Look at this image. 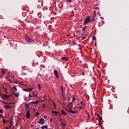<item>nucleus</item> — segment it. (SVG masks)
Segmentation results:
<instances>
[{
	"label": "nucleus",
	"mask_w": 129,
	"mask_h": 129,
	"mask_svg": "<svg viewBox=\"0 0 129 129\" xmlns=\"http://www.w3.org/2000/svg\"><path fill=\"white\" fill-rule=\"evenodd\" d=\"M96 13V12H95V11H94V16L92 17V19H94L95 18V17H96V14H95Z\"/></svg>",
	"instance_id": "6ab92c4d"
},
{
	"label": "nucleus",
	"mask_w": 129,
	"mask_h": 129,
	"mask_svg": "<svg viewBox=\"0 0 129 129\" xmlns=\"http://www.w3.org/2000/svg\"><path fill=\"white\" fill-rule=\"evenodd\" d=\"M92 39L94 40H96V37H95V36H93Z\"/></svg>",
	"instance_id": "412c9836"
},
{
	"label": "nucleus",
	"mask_w": 129,
	"mask_h": 129,
	"mask_svg": "<svg viewBox=\"0 0 129 129\" xmlns=\"http://www.w3.org/2000/svg\"><path fill=\"white\" fill-rule=\"evenodd\" d=\"M0 113H4V110L3 109H0Z\"/></svg>",
	"instance_id": "5701e85b"
},
{
	"label": "nucleus",
	"mask_w": 129,
	"mask_h": 129,
	"mask_svg": "<svg viewBox=\"0 0 129 129\" xmlns=\"http://www.w3.org/2000/svg\"><path fill=\"white\" fill-rule=\"evenodd\" d=\"M95 47H96V46H97V44L96 43H95Z\"/></svg>",
	"instance_id": "864d4df0"
},
{
	"label": "nucleus",
	"mask_w": 129,
	"mask_h": 129,
	"mask_svg": "<svg viewBox=\"0 0 129 129\" xmlns=\"http://www.w3.org/2000/svg\"><path fill=\"white\" fill-rule=\"evenodd\" d=\"M90 22V16H87L85 20V23L84 25H87V24H89Z\"/></svg>",
	"instance_id": "f03ea898"
},
{
	"label": "nucleus",
	"mask_w": 129,
	"mask_h": 129,
	"mask_svg": "<svg viewBox=\"0 0 129 129\" xmlns=\"http://www.w3.org/2000/svg\"><path fill=\"white\" fill-rule=\"evenodd\" d=\"M59 121H60V124L61 126H63V127H64V126L66 125V123L65 121H63V119H60Z\"/></svg>",
	"instance_id": "7ed1b4c3"
},
{
	"label": "nucleus",
	"mask_w": 129,
	"mask_h": 129,
	"mask_svg": "<svg viewBox=\"0 0 129 129\" xmlns=\"http://www.w3.org/2000/svg\"><path fill=\"white\" fill-rule=\"evenodd\" d=\"M68 3H72V0H67Z\"/></svg>",
	"instance_id": "2f4dec72"
},
{
	"label": "nucleus",
	"mask_w": 129,
	"mask_h": 129,
	"mask_svg": "<svg viewBox=\"0 0 129 129\" xmlns=\"http://www.w3.org/2000/svg\"><path fill=\"white\" fill-rule=\"evenodd\" d=\"M32 91L33 90V89H31V88H28V91Z\"/></svg>",
	"instance_id": "cd10ccee"
},
{
	"label": "nucleus",
	"mask_w": 129,
	"mask_h": 129,
	"mask_svg": "<svg viewBox=\"0 0 129 129\" xmlns=\"http://www.w3.org/2000/svg\"><path fill=\"white\" fill-rule=\"evenodd\" d=\"M82 75H83V76H84V75H85V74H84V73H82Z\"/></svg>",
	"instance_id": "603ef678"
},
{
	"label": "nucleus",
	"mask_w": 129,
	"mask_h": 129,
	"mask_svg": "<svg viewBox=\"0 0 129 129\" xmlns=\"http://www.w3.org/2000/svg\"><path fill=\"white\" fill-rule=\"evenodd\" d=\"M14 83H15V84H18V82H14Z\"/></svg>",
	"instance_id": "09e8293b"
},
{
	"label": "nucleus",
	"mask_w": 129,
	"mask_h": 129,
	"mask_svg": "<svg viewBox=\"0 0 129 129\" xmlns=\"http://www.w3.org/2000/svg\"><path fill=\"white\" fill-rule=\"evenodd\" d=\"M73 44L74 45H77V44L75 43V41H73Z\"/></svg>",
	"instance_id": "f704fd0d"
},
{
	"label": "nucleus",
	"mask_w": 129,
	"mask_h": 129,
	"mask_svg": "<svg viewBox=\"0 0 129 129\" xmlns=\"http://www.w3.org/2000/svg\"><path fill=\"white\" fill-rule=\"evenodd\" d=\"M85 39H86V35L83 37H82V40H84Z\"/></svg>",
	"instance_id": "c756f323"
},
{
	"label": "nucleus",
	"mask_w": 129,
	"mask_h": 129,
	"mask_svg": "<svg viewBox=\"0 0 129 129\" xmlns=\"http://www.w3.org/2000/svg\"><path fill=\"white\" fill-rule=\"evenodd\" d=\"M39 114H40V113L39 112H36V116H38V115H39Z\"/></svg>",
	"instance_id": "7c9ffc66"
},
{
	"label": "nucleus",
	"mask_w": 129,
	"mask_h": 129,
	"mask_svg": "<svg viewBox=\"0 0 129 129\" xmlns=\"http://www.w3.org/2000/svg\"><path fill=\"white\" fill-rule=\"evenodd\" d=\"M80 109H82L83 107L82 106H79Z\"/></svg>",
	"instance_id": "79ce46f5"
},
{
	"label": "nucleus",
	"mask_w": 129,
	"mask_h": 129,
	"mask_svg": "<svg viewBox=\"0 0 129 129\" xmlns=\"http://www.w3.org/2000/svg\"><path fill=\"white\" fill-rule=\"evenodd\" d=\"M30 109H29V110L26 111V117L27 118H30Z\"/></svg>",
	"instance_id": "20e7f679"
},
{
	"label": "nucleus",
	"mask_w": 129,
	"mask_h": 129,
	"mask_svg": "<svg viewBox=\"0 0 129 129\" xmlns=\"http://www.w3.org/2000/svg\"><path fill=\"white\" fill-rule=\"evenodd\" d=\"M44 122H45V119H44L43 118H41L38 121V123H41V124H43Z\"/></svg>",
	"instance_id": "39448f33"
},
{
	"label": "nucleus",
	"mask_w": 129,
	"mask_h": 129,
	"mask_svg": "<svg viewBox=\"0 0 129 129\" xmlns=\"http://www.w3.org/2000/svg\"><path fill=\"white\" fill-rule=\"evenodd\" d=\"M50 121H53V119L52 118H50Z\"/></svg>",
	"instance_id": "49530a36"
},
{
	"label": "nucleus",
	"mask_w": 129,
	"mask_h": 129,
	"mask_svg": "<svg viewBox=\"0 0 129 129\" xmlns=\"http://www.w3.org/2000/svg\"><path fill=\"white\" fill-rule=\"evenodd\" d=\"M44 128H47L48 127V126L47 125H45V126H43Z\"/></svg>",
	"instance_id": "4c0bfd02"
},
{
	"label": "nucleus",
	"mask_w": 129,
	"mask_h": 129,
	"mask_svg": "<svg viewBox=\"0 0 129 129\" xmlns=\"http://www.w3.org/2000/svg\"><path fill=\"white\" fill-rule=\"evenodd\" d=\"M24 100H25V101H28V98H27V97H25L24 98Z\"/></svg>",
	"instance_id": "393cba45"
},
{
	"label": "nucleus",
	"mask_w": 129,
	"mask_h": 129,
	"mask_svg": "<svg viewBox=\"0 0 129 129\" xmlns=\"http://www.w3.org/2000/svg\"><path fill=\"white\" fill-rule=\"evenodd\" d=\"M54 108L56 109V107H55Z\"/></svg>",
	"instance_id": "338daca9"
},
{
	"label": "nucleus",
	"mask_w": 129,
	"mask_h": 129,
	"mask_svg": "<svg viewBox=\"0 0 129 129\" xmlns=\"http://www.w3.org/2000/svg\"><path fill=\"white\" fill-rule=\"evenodd\" d=\"M97 116H98V117H99L100 116H99V114H97Z\"/></svg>",
	"instance_id": "bf43d9fd"
},
{
	"label": "nucleus",
	"mask_w": 129,
	"mask_h": 129,
	"mask_svg": "<svg viewBox=\"0 0 129 129\" xmlns=\"http://www.w3.org/2000/svg\"><path fill=\"white\" fill-rule=\"evenodd\" d=\"M53 72L55 76H56V78H59V75H58V72H57L56 70H54Z\"/></svg>",
	"instance_id": "423d86ee"
},
{
	"label": "nucleus",
	"mask_w": 129,
	"mask_h": 129,
	"mask_svg": "<svg viewBox=\"0 0 129 129\" xmlns=\"http://www.w3.org/2000/svg\"><path fill=\"white\" fill-rule=\"evenodd\" d=\"M25 40L27 42V43H32V42H33V43H34V40L32 39L28 36H25Z\"/></svg>",
	"instance_id": "f257e3e1"
},
{
	"label": "nucleus",
	"mask_w": 129,
	"mask_h": 129,
	"mask_svg": "<svg viewBox=\"0 0 129 129\" xmlns=\"http://www.w3.org/2000/svg\"><path fill=\"white\" fill-rule=\"evenodd\" d=\"M67 37H70V34L68 35Z\"/></svg>",
	"instance_id": "4d7b16f0"
},
{
	"label": "nucleus",
	"mask_w": 129,
	"mask_h": 129,
	"mask_svg": "<svg viewBox=\"0 0 129 129\" xmlns=\"http://www.w3.org/2000/svg\"><path fill=\"white\" fill-rule=\"evenodd\" d=\"M2 121H3V123H6L7 122L6 120H5L4 119H3Z\"/></svg>",
	"instance_id": "b1692460"
},
{
	"label": "nucleus",
	"mask_w": 129,
	"mask_h": 129,
	"mask_svg": "<svg viewBox=\"0 0 129 129\" xmlns=\"http://www.w3.org/2000/svg\"><path fill=\"white\" fill-rule=\"evenodd\" d=\"M93 20L92 21V22H93L94 21H95V19H94V18H92Z\"/></svg>",
	"instance_id": "5fc2aeb1"
},
{
	"label": "nucleus",
	"mask_w": 129,
	"mask_h": 129,
	"mask_svg": "<svg viewBox=\"0 0 129 129\" xmlns=\"http://www.w3.org/2000/svg\"><path fill=\"white\" fill-rule=\"evenodd\" d=\"M99 123L100 124V125H101V123H100V121L99 120Z\"/></svg>",
	"instance_id": "3c124183"
},
{
	"label": "nucleus",
	"mask_w": 129,
	"mask_h": 129,
	"mask_svg": "<svg viewBox=\"0 0 129 129\" xmlns=\"http://www.w3.org/2000/svg\"><path fill=\"white\" fill-rule=\"evenodd\" d=\"M86 27H87V26H85L83 28V32H85V29H86Z\"/></svg>",
	"instance_id": "4be33fe9"
},
{
	"label": "nucleus",
	"mask_w": 129,
	"mask_h": 129,
	"mask_svg": "<svg viewBox=\"0 0 129 129\" xmlns=\"http://www.w3.org/2000/svg\"><path fill=\"white\" fill-rule=\"evenodd\" d=\"M61 92H63V86L61 87Z\"/></svg>",
	"instance_id": "c9c22d12"
},
{
	"label": "nucleus",
	"mask_w": 129,
	"mask_h": 129,
	"mask_svg": "<svg viewBox=\"0 0 129 129\" xmlns=\"http://www.w3.org/2000/svg\"><path fill=\"white\" fill-rule=\"evenodd\" d=\"M45 128V127H44V126H42V127H41V129H44Z\"/></svg>",
	"instance_id": "c03bdc74"
},
{
	"label": "nucleus",
	"mask_w": 129,
	"mask_h": 129,
	"mask_svg": "<svg viewBox=\"0 0 129 129\" xmlns=\"http://www.w3.org/2000/svg\"><path fill=\"white\" fill-rule=\"evenodd\" d=\"M4 104H9V103L4 102Z\"/></svg>",
	"instance_id": "a19ab883"
},
{
	"label": "nucleus",
	"mask_w": 129,
	"mask_h": 129,
	"mask_svg": "<svg viewBox=\"0 0 129 129\" xmlns=\"http://www.w3.org/2000/svg\"><path fill=\"white\" fill-rule=\"evenodd\" d=\"M99 117V119H100V120H101L102 119V117Z\"/></svg>",
	"instance_id": "37998d69"
},
{
	"label": "nucleus",
	"mask_w": 129,
	"mask_h": 129,
	"mask_svg": "<svg viewBox=\"0 0 129 129\" xmlns=\"http://www.w3.org/2000/svg\"><path fill=\"white\" fill-rule=\"evenodd\" d=\"M1 117H2V118H5V117H4V115H3V114H1Z\"/></svg>",
	"instance_id": "c85d7f7f"
},
{
	"label": "nucleus",
	"mask_w": 129,
	"mask_h": 129,
	"mask_svg": "<svg viewBox=\"0 0 129 129\" xmlns=\"http://www.w3.org/2000/svg\"><path fill=\"white\" fill-rule=\"evenodd\" d=\"M39 101H32L30 103H33V104H38Z\"/></svg>",
	"instance_id": "9b49d317"
},
{
	"label": "nucleus",
	"mask_w": 129,
	"mask_h": 129,
	"mask_svg": "<svg viewBox=\"0 0 129 129\" xmlns=\"http://www.w3.org/2000/svg\"><path fill=\"white\" fill-rule=\"evenodd\" d=\"M77 105H79V104L77 103Z\"/></svg>",
	"instance_id": "e2e57ef3"
},
{
	"label": "nucleus",
	"mask_w": 129,
	"mask_h": 129,
	"mask_svg": "<svg viewBox=\"0 0 129 129\" xmlns=\"http://www.w3.org/2000/svg\"><path fill=\"white\" fill-rule=\"evenodd\" d=\"M87 114H88V116H89L90 115V114L89 113H87V111H86Z\"/></svg>",
	"instance_id": "ea45409f"
},
{
	"label": "nucleus",
	"mask_w": 129,
	"mask_h": 129,
	"mask_svg": "<svg viewBox=\"0 0 129 129\" xmlns=\"http://www.w3.org/2000/svg\"><path fill=\"white\" fill-rule=\"evenodd\" d=\"M12 95H13V94H11L10 95H9L8 96H10H10H12Z\"/></svg>",
	"instance_id": "052dcab7"
},
{
	"label": "nucleus",
	"mask_w": 129,
	"mask_h": 129,
	"mask_svg": "<svg viewBox=\"0 0 129 129\" xmlns=\"http://www.w3.org/2000/svg\"><path fill=\"white\" fill-rule=\"evenodd\" d=\"M13 89H14L15 91H17V88L16 87H13Z\"/></svg>",
	"instance_id": "a878e982"
},
{
	"label": "nucleus",
	"mask_w": 129,
	"mask_h": 129,
	"mask_svg": "<svg viewBox=\"0 0 129 129\" xmlns=\"http://www.w3.org/2000/svg\"><path fill=\"white\" fill-rule=\"evenodd\" d=\"M32 94L34 95V94H35V93L34 92H32Z\"/></svg>",
	"instance_id": "a18cd8bd"
},
{
	"label": "nucleus",
	"mask_w": 129,
	"mask_h": 129,
	"mask_svg": "<svg viewBox=\"0 0 129 129\" xmlns=\"http://www.w3.org/2000/svg\"><path fill=\"white\" fill-rule=\"evenodd\" d=\"M24 104L25 106V107H29V104H27V103H24Z\"/></svg>",
	"instance_id": "f3484780"
},
{
	"label": "nucleus",
	"mask_w": 129,
	"mask_h": 129,
	"mask_svg": "<svg viewBox=\"0 0 129 129\" xmlns=\"http://www.w3.org/2000/svg\"><path fill=\"white\" fill-rule=\"evenodd\" d=\"M38 85L39 90H41V85H40V84H38Z\"/></svg>",
	"instance_id": "aec40b11"
},
{
	"label": "nucleus",
	"mask_w": 129,
	"mask_h": 129,
	"mask_svg": "<svg viewBox=\"0 0 129 129\" xmlns=\"http://www.w3.org/2000/svg\"><path fill=\"white\" fill-rule=\"evenodd\" d=\"M29 97H32V95H29Z\"/></svg>",
	"instance_id": "13d9d810"
},
{
	"label": "nucleus",
	"mask_w": 129,
	"mask_h": 129,
	"mask_svg": "<svg viewBox=\"0 0 129 129\" xmlns=\"http://www.w3.org/2000/svg\"><path fill=\"white\" fill-rule=\"evenodd\" d=\"M61 114H62V115H67V112L64 111L63 109L61 110Z\"/></svg>",
	"instance_id": "6e6552de"
},
{
	"label": "nucleus",
	"mask_w": 129,
	"mask_h": 129,
	"mask_svg": "<svg viewBox=\"0 0 129 129\" xmlns=\"http://www.w3.org/2000/svg\"><path fill=\"white\" fill-rule=\"evenodd\" d=\"M0 96H1L2 99H4V100H5L6 98H4V97L3 96V95H1Z\"/></svg>",
	"instance_id": "bb28decb"
},
{
	"label": "nucleus",
	"mask_w": 129,
	"mask_h": 129,
	"mask_svg": "<svg viewBox=\"0 0 129 129\" xmlns=\"http://www.w3.org/2000/svg\"><path fill=\"white\" fill-rule=\"evenodd\" d=\"M3 97H4V98H9L10 97V96L6 94H4L3 95Z\"/></svg>",
	"instance_id": "1a4fd4ad"
},
{
	"label": "nucleus",
	"mask_w": 129,
	"mask_h": 129,
	"mask_svg": "<svg viewBox=\"0 0 129 129\" xmlns=\"http://www.w3.org/2000/svg\"><path fill=\"white\" fill-rule=\"evenodd\" d=\"M52 113H54L56 115L58 114V112H57L56 111H52Z\"/></svg>",
	"instance_id": "a211bd4d"
},
{
	"label": "nucleus",
	"mask_w": 129,
	"mask_h": 129,
	"mask_svg": "<svg viewBox=\"0 0 129 129\" xmlns=\"http://www.w3.org/2000/svg\"><path fill=\"white\" fill-rule=\"evenodd\" d=\"M32 97H35V95H33V96H32Z\"/></svg>",
	"instance_id": "680f3d73"
},
{
	"label": "nucleus",
	"mask_w": 129,
	"mask_h": 129,
	"mask_svg": "<svg viewBox=\"0 0 129 129\" xmlns=\"http://www.w3.org/2000/svg\"><path fill=\"white\" fill-rule=\"evenodd\" d=\"M61 60H63V61H68V57H61Z\"/></svg>",
	"instance_id": "9d476101"
},
{
	"label": "nucleus",
	"mask_w": 129,
	"mask_h": 129,
	"mask_svg": "<svg viewBox=\"0 0 129 129\" xmlns=\"http://www.w3.org/2000/svg\"><path fill=\"white\" fill-rule=\"evenodd\" d=\"M81 104H82L83 105H85L84 103H83L82 101H81Z\"/></svg>",
	"instance_id": "72a5a7b5"
},
{
	"label": "nucleus",
	"mask_w": 129,
	"mask_h": 129,
	"mask_svg": "<svg viewBox=\"0 0 129 129\" xmlns=\"http://www.w3.org/2000/svg\"><path fill=\"white\" fill-rule=\"evenodd\" d=\"M24 91H26V92H28V89H25L24 90H23Z\"/></svg>",
	"instance_id": "473e14b6"
},
{
	"label": "nucleus",
	"mask_w": 129,
	"mask_h": 129,
	"mask_svg": "<svg viewBox=\"0 0 129 129\" xmlns=\"http://www.w3.org/2000/svg\"><path fill=\"white\" fill-rule=\"evenodd\" d=\"M69 105H71V107H70V110L72 109V107H73V103L72 102H71Z\"/></svg>",
	"instance_id": "ddd939ff"
},
{
	"label": "nucleus",
	"mask_w": 129,
	"mask_h": 129,
	"mask_svg": "<svg viewBox=\"0 0 129 129\" xmlns=\"http://www.w3.org/2000/svg\"><path fill=\"white\" fill-rule=\"evenodd\" d=\"M90 118V115H89V116H88V120H89Z\"/></svg>",
	"instance_id": "e433bc0d"
},
{
	"label": "nucleus",
	"mask_w": 129,
	"mask_h": 129,
	"mask_svg": "<svg viewBox=\"0 0 129 129\" xmlns=\"http://www.w3.org/2000/svg\"><path fill=\"white\" fill-rule=\"evenodd\" d=\"M46 129H49V128H46Z\"/></svg>",
	"instance_id": "774afa93"
},
{
	"label": "nucleus",
	"mask_w": 129,
	"mask_h": 129,
	"mask_svg": "<svg viewBox=\"0 0 129 129\" xmlns=\"http://www.w3.org/2000/svg\"><path fill=\"white\" fill-rule=\"evenodd\" d=\"M68 111H69V112H70L71 113H73V114H75V113H76V112H77V111H72L71 110H69L67 109Z\"/></svg>",
	"instance_id": "0eeeda50"
},
{
	"label": "nucleus",
	"mask_w": 129,
	"mask_h": 129,
	"mask_svg": "<svg viewBox=\"0 0 129 129\" xmlns=\"http://www.w3.org/2000/svg\"><path fill=\"white\" fill-rule=\"evenodd\" d=\"M14 93L15 94V96L16 97H19V93H16L14 92Z\"/></svg>",
	"instance_id": "f8f14e48"
},
{
	"label": "nucleus",
	"mask_w": 129,
	"mask_h": 129,
	"mask_svg": "<svg viewBox=\"0 0 129 129\" xmlns=\"http://www.w3.org/2000/svg\"><path fill=\"white\" fill-rule=\"evenodd\" d=\"M70 87H72V86H70Z\"/></svg>",
	"instance_id": "69168bd1"
},
{
	"label": "nucleus",
	"mask_w": 129,
	"mask_h": 129,
	"mask_svg": "<svg viewBox=\"0 0 129 129\" xmlns=\"http://www.w3.org/2000/svg\"><path fill=\"white\" fill-rule=\"evenodd\" d=\"M3 75H5V70H2Z\"/></svg>",
	"instance_id": "58836bf2"
},
{
	"label": "nucleus",
	"mask_w": 129,
	"mask_h": 129,
	"mask_svg": "<svg viewBox=\"0 0 129 129\" xmlns=\"http://www.w3.org/2000/svg\"><path fill=\"white\" fill-rule=\"evenodd\" d=\"M5 108H11V106L6 105L5 106Z\"/></svg>",
	"instance_id": "dca6fc26"
},
{
	"label": "nucleus",
	"mask_w": 129,
	"mask_h": 129,
	"mask_svg": "<svg viewBox=\"0 0 129 129\" xmlns=\"http://www.w3.org/2000/svg\"><path fill=\"white\" fill-rule=\"evenodd\" d=\"M1 102H2V103H4V102H5V101H4V100H1Z\"/></svg>",
	"instance_id": "de8ad7c7"
},
{
	"label": "nucleus",
	"mask_w": 129,
	"mask_h": 129,
	"mask_svg": "<svg viewBox=\"0 0 129 129\" xmlns=\"http://www.w3.org/2000/svg\"><path fill=\"white\" fill-rule=\"evenodd\" d=\"M3 89H4V90H5V93H8V89L7 88H5V87L3 86Z\"/></svg>",
	"instance_id": "2eb2a0df"
},
{
	"label": "nucleus",
	"mask_w": 129,
	"mask_h": 129,
	"mask_svg": "<svg viewBox=\"0 0 129 129\" xmlns=\"http://www.w3.org/2000/svg\"><path fill=\"white\" fill-rule=\"evenodd\" d=\"M28 99V100H27V101H30V98H27Z\"/></svg>",
	"instance_id": "6e6d98bb"
},
{
	"label": "nucleus",
	"mask_w": 129,
	"mask_h": 129,
	"mask_svg": "<svg viewBox=\"0 0 129 129\" xmlns=\"http://www.w3.org/2000/svg\"><path fill=\"white\" fill-rule=\"evenodd\" d=\"M72 98L73 99V102H75V100L76 99H75V96L73 95Z\"/></svg>",
	"instance_id": "4468645a"
},
{
	"label": "nucleus",
	"mask_w": 129,
	"mask_h": 129,
	"mask_svg": "<svg viewBox=\"0 0 129 129\" xmlns=\"http://www.w3.org/2000/svg\"><path fill=\"white\" fill-rule=\"evenodd\" d=\"M43 118H47V116H45L43 117Z\"/></svg>",
	"instance_id": "8fccbe9b"
},
{
	"label": "nucleus",
	"mask_w": 129,
	"mask_h": 129,
	"mask_svg": "<svg viewBox=\"0 0 129 129\" xmlns=\"http://www.w3.org/2000/svg\"><path fill=\"white\" fill-rule=\"evenodd\" d=\"M6 129H9V127H6Z\"/></svg>",
	"instance_id": "0e129e2a"
}]
</instances>
